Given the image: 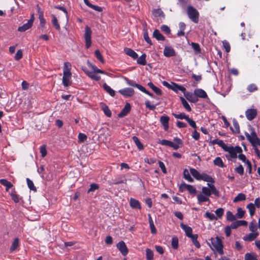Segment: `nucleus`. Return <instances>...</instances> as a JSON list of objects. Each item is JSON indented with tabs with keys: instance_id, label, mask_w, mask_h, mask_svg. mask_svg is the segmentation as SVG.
<instances>
[{
	"instance_id": "f257e3e1",
	"label": "nucleus",
	"mask_w": 260,
	"mask_h": 260,
	"mask_svg": "<svg viewBox=\"0 0 260 260\" xmlns=\"http://www.w3.org/2000/svg\"><path fill=\"white\" fill-rule=\"evenodd\" d=\"M224 151L228 152V154L225 155L226 159L232 161H233V159L237 158L238 154L242 152V148L239 146L233 147L230 145H226Z\"/></svg>"
},
{
	"instance_id": "f03ea898",
	"label": "nucleus",
	"mask_w": 260,
	"mask_h": 260,
	"mask_svg": "<svg viewBox=\"0 0 260 260\" xmlns=\"http://www.w3.org/2000/svg\"><path fill=\"white\" fill-rule=\"evenodd\" d=\"M208 187L204 186L202 188V193L207 197H210L213 194L217 197H219V192L213 183H207Z\"/></svg>"
},
{
	"instance_id": "7ed1b4c3",
	"label": "nucleus",
	"mask_w": 260,
	"mask_h": 260,
	"mask_svg": "<svg viewBox=\"0 0 260 260\" xmlns=\"http://www.w3.org/2000/svg\"><path fill=\"white\" fill-rule=\"evenodd\" d=\"M187 10L189 18L194 23H198L199 21V13L197 10L191 6H188Z\"/></svg>"
},
{
	"instance_id": "20e7f679",
	"label": "nucleus",
	"mask_w": 260,
	"mask_h": 260,
	"mask_svg": "<svg viewBox=\"0 0 260 260\" xmlns=\"http://www.w3.org/2000/svg\"><path fill=\"white\" fill-rule=\"evenodd\" d=\"M211 241L213 246L216 251L220 254H222L223 253V251L222 250L223 245L221 240L218 237H216L215 238H211Z\"/></svg>"
},
{
	"instance_id": "39448f33",
	"label": "nucleus",
	"mask_w": 260,
	"mask_h": 260,
	"mask_svg": "<svg viewBox=\"0 0 260 260\" xmlns=\"http://www.w3.org/2000/svg\"><path fill=\"white\" fill-rule=\"evenodd\" d=\"M245 135L247 140L251 143L253 146H255L256 144L260 140L253 129H251L250 134L248 133H245Z\"/></svg>"
},
{
	"instance_id": "423d86ee",
	"label": "nucleus",
	"mask_w": 260,
	"mask_h": 260,
	"mask_svg": "<svg viewBox=\"0 0 260 260\" xmlns=\"http://www.w3.org/2000/svg\"><path fill=\"white\" fill-rule=\"evenodd\" d=\"M91 34L92 31L90 28L88 26H86L85 28L84 39L85 41V45L87 48L90 47L91 45Z\"/></svg>"
},
{
	"instance_id": "0eeeda50",
	"label": "nucleus",
	"mask_w": 260,
	"mask_h": 260,
	"mask_svg": "<svg viewBox=\"0 0 260 260\" xmlns=\"http://www.w3.org/2000/svg\"><path fill=\"white\" fill-rule=\"evenodd\" d=\"M179 190L181 192L187 190L190 194H196L197 192V190L194 186L185 183H182L180 185Z\"/></svg>"
},
{
	"instance_id": "6e6552de",
	"label": "nucleus",
	"mask_w": 260,
	"mask_h": 260,
	"mask_svg": "<svg viewBox=\"0 0 260 260\" xmlns=\"http://www.w3.org/2000/svg\"><path fill=\"white\" fill-rule=\"evenodd\" d=\"M35 19L34 15H31L30 18L28 20L27 22L18 28V31L20 32H24L31 27Z\"/></svg>"
},
{
	"instance_id": "1a4fd4ad",
	"label": "nucleus",
	"mask_w": 260,
	"mask_h": 260,
	"mask_svg": "<svg viewBox=\"0 0 260 260\" xmlns=\"http://www.w3.org/2000/svg\"><path fill=\"white\" fill-rule=\"evenodd\" d=\"M117 249L120 251L122 255L125 256L128 253V249L125 243L121 241L116 245Z\"/></svg>"
},
{
	"instance_id": "9d476101",
	"label": "nucleus",
	"mask_w": 260,
	"mask_h": 260,
	"mask_svg": "<svg viewBox=\"0 0 260 260\" xmlns=\"http://www.w3.org/2000/svg\"><path fill=\"white\" fill-rule=\"evenodd\" d=\"M82 70L91 79L94 80L95 81H99L100 80L101 77L98 75L99 72L90 71L84 68H82Z\"/></svg>"
},
{
	"instance_id": "9b49d317",
	"label": "nucleus",
	"mask_w": 260,
	"mask_h": 260,
	"mask_svg": "<svg viewBox=\"0 0 260 260\" xmlns=\"http://www.w3.org/2000/svg\"><path fill=\"white\" fill-rule=\"evenodd\" d=\"M257 115V110L255 109H249L245 112V116L248 120H252Z\"/></svg>"
},
{
	"instance_id": "f8f14e48",
	"label": "nucleus",
	"mask_w": 260,
	"mask_h": 260,
	"mask_svg": "<svg viewBox=\"0 0 260 260\" xmlns=\"http://www.w3.org/2000/svg\"><path fill=\"white\" fill-rule=\"evenodd\" d=\"M119 92L125 97H131L134 94V90L131 88H125L119 90Z\"/></svg>"
},
{
	"instance_id": "ddd939ff",
	"label": "nucleus",
	"mask_w": 260,
	"mask_h": 260,
	"mask_svg": "<svg viewBox=\"0 0 260 260\" xmlns=\"http://www.w3.org/2000/svg\"><path fill=\"white\" fill-rule=\"evenodd\" d=\"M176 54L175 50L171 47L166 46L164 50V55L167 57L174 56Z\"/></svg>"
},
{
	"instance_id": "4468645a",
	"label": "nucleus",
	"mask_w": 260,
	"mask_h": 260,
	"mask_svg": "<svg viewBox=\"0 0 260 260\" xmlns=\"http://www.w3.org/2000/svg\"><path fill=\"white\" fill-rule=\"evenodd\" d=\"M170 118L169 116L166 115H163L160 118V122L164 126V128L165 131H168L169 127V121Z\"/></svg>"
},
{
	"instance_id": "2eb2a0df",
	"label": "nucleus",
	"mask_w": 260,
	"mask_h": 260,
	"mask_svg": "<svg viewBox=\"0 0 260 260\" xmlns=\"http://www.w3.org/2000/svg\"><path fill=\"white\" fill-rule=\"evenodd\" d=\"M71 74L63 73L62 84L64 87H68L71 84Z\"/></svg>"
},
{
	"instance_id": "dca6fc26",
	"label": "nucleus",
	"mask_w": 260,
	"mask_h": 260,
	"mask_svg": "<svg viewBox=\"0 0 260 260\" xmlns=\"http://www.w3.org/2000/svg\"><path fill=\"white\" fill-rule=\"evenodd\" d=\"M131 105L129 103H126L122 111L118 114V117H123L126 116L131 110Z\"/></svg>"
},
{
	"instance_id": "f3484780",
	"label": "nucleus",
	"mask_w": 260,
	"mask_h": 260,
	"mask_svg": "<svg viewBox=\"0 0 260 260\" xmlns=\"http://www.w3.org/2000/svg\"><path fill=\"white\" fill-rule=\"evenodd\" d=\"M194 94L199 98L205 99L208 98L206 92L202 89L197 88L194 90Z\"/></svg>"
},
{
	"instance_id": "a211bd4d",
	"label": "nucleus",
	"mask_w": 260,
	"mask_h": 260,
	"mask_svg": "<svg viewBox=\"0 0 260 260\" xmlns=\"http://www.w3.org/2000/svg\"><path fill=\"white\" fill-rule=\"evenodd\" d=\"M180 226L182 229L185 232L186 235L189 238L192 236L193 235L192 234V229L188 226V225L184 224L183 223L180 224Z\"/></svg>"
},
{
	"instance_id": "6ab92c4d",
	"label": "nucleus",
	"mask_w": 260,
	"mask_h": 260,
	"mask_svg": "<svg viewBox=\"0 0 260 260\" xmlns=\"http://www.w3.org/2000/svg\"><path fill=\"white\" fill-rule=\"evenodd\" d=\"M200 180H203V181H206L209 183H214V180L213 179V178L212 177H211L210 176L208 175V174L204 173L201 174Z\"/></svg>"
},
{
	"instance_id": "aec40b11",
	"label": "nucleus",
	"mask_w": 260,
	"mask_h": 260,
	"mask_svg": "<svg viewBox=\"0 0 260 260\" xmlns=\"http://www.w3.org/2000/svg\"><path fill=\"white\" fill-rule=\"evenodd\" d=\"M159 143L162 145L167 146L173 148L174 150H177V146L174 145V142L172 141L164 139L159 140Z\"/></svg>"
},
{
	"instance_id": "412c9836",
	"label": "nucleus",
	"mask_w": 260,
	"mask_h": 260,
	"mask_svg": "<svg viewBox=\"0 0 260 260\" xmlns=\"http://www.w3.org/2000/svg\"><path fill=\"white\" fill-rule=\"evenodd\" d=\"M124 52H125V53L126 55H128L129 56H131V57H132L134 59H136L138 57V54L131 48H124Z\"/></svg>"
},
{
	"instance_id": "4be33fe9",
	"label": "nucleus",
	"mask_w": 260,
	"mask_h": 260,
	"mask_svg": "<svg viewBox=\"0 0 260 260\" xmlns=\"http://www.w3.org/2000/svg\"><path fill=\"white\" fill-rule=\"evenodd\" d=\"M259 235L258 233H251L243 237V240L246 241H252Z\"/></svg>"
},
{
	"instance_id": "5701e85b",
	"label": "nucleus",
	"mask_w": 260,
	"mask_h": 260,
	"mask_svg": "<svg viewBox=\"0 0 260 260\" xmlns=\"http://www.w3.org/2000/svg\"><path fill=\"white\" fill-rule=\"evenodd\" d=\"M129 204L130 206L132 208L139 209H140L141 208V206L140 202L136 199L131 198L130 199Z\"/></svg>"
},
{
	"instance_id": "b1692460",
	"label": "nucleus",
	"mask_w": 260,
	"mask_h": 260,
	"mask_svg": "<svg viewBox=\"0 0 260 260\" xmlns=\"http://www.w3.org/2000/svg\"><path fill=\"white\" fill-rule=\"evenodd\" d=\"M172 84H173V86L172 88V90H173L175 92H178V91L179 90V91H181L182 92H183L184 94L185 93L186 89L184 87H183V86L178 85L175 83H172Z\"/></svg>"
},
{
	"instance_id": "393cba45",
	"label": "nucleus",
	"mask_w": 260,
	"mask_h": 260,
	"mask_svg": "<svg viewBox=\"0 0 260 260\" xmlns=\"http://www.w3.org/2000/svg\"><path fill=\"white\" fill-rule=\"evenodd\" d=\"M233 126L231 127V131L235 134H239L240 133L239 125L237 121L235 119L233 120Z\"/></svg>"
},
{
	"instance_id": "a878e982",
	"label": "nucleus",
	"mask_w": 260,
	"mask_h": 260,
	"mask_svg": "<svg viewBox=\"0 0 260 260\" xmlns=\"http://www.w3.org/2000/svg\"><path fill=\"white\" fill-rule=\"evenodd\" d=\"M197 200L199 204L205 202H210V199H209V197L206 196L205 195L202 193L199 194L197 196Z\"/></svg>"
},
{
	"instance_id": "bb28decb",
	"label": "nucleus",
	"mask_w": 260,
	"mask_h": 260,
	"mask_svg": "<svg viewBox=\"0 0 260 260\" xmlns=\"http://www.w3.org/2000/svg\"><path fill=\"white\" fill-rule=\"evenodd\" d=\"M211 143L213 145L217 144L218 146L221 147L222 149L224 150L226 146V144H225L223 141L220 139H216L211 141Z\"/></svg>"
},
{
	"instance_id": "cd10ccee",
	"label": "nucleus",
	"mask_w": 260,
	"mask_h": 260,
	"mask_svg": "<svg viewBox=\"0 0 260 260\" xmlns=\"http://www.w3.org/2000/svg\"><path fill=\"white\" fill-rule=\"evenodd\" d=\"M153 36L158 41H165V38L158 29L154 30Z\"/></svg>"
},
{
	"instance_id": "c85d7f7f",
	"label": "nucleus",
	"mask_w": 260,
	"mask_h": 260,
	"mask_svg": "<svg viewBox=\"0 0 260 260\" xmlns=\"http://www.w3.org/2000/svg\"><path fill=\"white\" fill-rule=\"evenodd\" d=\"M124 79L128 85L137 87L138 89H142L141 85L136 83L133 81L130 80L126 77H124Z\"/></svg>"
},
{
	"instance_id": "c756f323",
	"label": "nucleus",
	"mask_w": 260,
	"mask_h": 260,
	"mask_svg": "<svg viewBox=\"0 0 260 260\" xmlns=\"http://www.w3.org/2000/svg\"><path fill=\"white\" fill-rule=\"evenodd\" d=\"M87 64L88 67L91 70V71L99 72V73L102 74H105V72L104 71L100 69H99L95 65L92 64L89 61L87 62Z\"/></svg>"
},
{
	"instance_id": "7c9ffc66",
	"label": "nucleus",
	"mask_w": 260,
	"mask_h": 260,
	"mask_svg": "<svg viewBox=\"0 0 260 260\" xmlns=\"http://www.w3.org/2000/svg\"><path fill=\"white\" fill-rule=\"evenodd\" d=\"M184 96L190 102L194 103L197 102V101H198V99L194 97L192 94V93L190 92H186L184 94Z\"/></svg>"
},
{
	"instance_id": "2f4dec72",
	"label": "nucleus",
	"mask_w": 260,
	"mask_h": 260,
	"mask_svg": "<svg viewBox=\"0 0 260 260\" xmlns=\"http://www.w3.org/2000/svg\"><path fill=\"white\" fill-rule=\"evenodd\" d=\"M246 200V196L243 193H239L234 199L233 202L237 203L240 201H243Z\"/></svg>"
},
{
	"instance_id": "473e14b6",
	"label": "nucleus",
	"mask_w": 260,
	"mask_h": 260,
	"mask_svg": "<svg viewBox=\"0 0 260 260\" xmlns=\"http://www.w3.org/2000/svg\"><path fill=\"white\" fill-rule=\"evenodd\" d=\"M133 140L137 146V148L139 150H143L144 149V146L142 143L140 142V140L136 136H134L133 138Z\"/></svg>"
},
{
	"instance_id": "72a5a7b5",
	"label": "nucleus",
	"mask_w": 260,
	"mask_h": 260,
	"mask_svg": "<svg viewBox=\"0 0 260 260\" xmlns=\"http://www.w3.org/2000/svg\"><path fill=\"white\" fill-rule=\"evenodd\" d=\"M190 171L189 172L187 169H185L183 171V177L185 179L187 180L189 182H193V179L190 175Z\"/></svg>"
},
{
	"instance_id": "f704fd0d",
	"label": "nucleus",
	"mask_w": 260,
	"mask_h": 260,
	"mask_svg": "<svg viewBox=\"0 0 260 260\" xmlns=\"http://www.w3.org/2000/svg\"><path fill=\"white\" fill-rule=\"evenodd\" d=\"M213 163L215 166L220 168H223L224 167L223 161L220 157H216L213 160Z\"/></svg>"
},
{
	"instance_id": "c9c22d12",
	"label": "nucleus",
	"mask_w": 260,
	"mask_h": 260,
	"mask_svg": "<svg viewBox=\"0 0 260 260\" xmlns=\"http://www.w3.org/2000/svg\"><path fill=\"white\" fill-rule=\"evenodd\" d=\"M148 86L153 90V91L158 95L161 94V90L155 86L152 82H149L148 83Z\"/></svg>"
},
{
	"instance_id": "e433bc0d",
	"label": "nucleus",
	"mask_w": 260,
	"mask_h": 260,
	"mask_svg": "<svg viewBox=\"0 0 260 260\" xmlns=\"http://www.w3.org/2000/svg\"><path fill=\"white\" fill-rule=\"evenodd\" d=\"M104 89L112 96H114L115 94V91L113 90L106 83L103 84Z\"/></svg>"
},
{
	"instance_id": "4c0bfd02",
	"label": "nucleus",
	"mask_w": 260,
	"mask_h": 260,
	"mask_svg": "<svg viewBox=\"0 0 260 260\" xmlns=\"http://www.w3.org/2000/svg\"><path fill=\"white\" fill-rule=\"evenodd\" d=\"M246 207L249 212L250 216H253L255 212V207L254 204L250 203L247 205Z\"/></svg>"
},
{
	"instance_id": "58836bf2",
	"label": "nucleus",
	"mask_w": 260,
	"mask_h": 260,
	"mask_svg": "<svg viewBox=\"0 0 260 260\" xmlns=\"http://www.w3.org/2000/svg\"><path fill=\"white\" fill-rule=\"evenodd\" d=\"M190 173L196 179L200 180L201 173H200L197 170L194 168H190Z\"/></svg>"
},
{
	"instance_id": "ea45409f",
	"label": "nucleus",
	"mask_w": 260,
	"mask_h": 260,
	"mask_svg": "<svg viewBox=\"0 0 260 260\" xmlns=\"http://www.w3.org/2000/svg\"><path fill=\"white\" fill-rule=\"evenodd\" d=\"M146 55L143 54L137 59V63L140 65L145 66L146 64Z\"/></svg>"
},
{
	"instance_id": "a19ab883",
	"label": "nucleus",
	"mask_w": 260,
	"mask_h": 260,
	"mask_svg": "<svg viewBox=\"0 0 260 260\" xmlns=\"http://www.w3.org/2000/svg\"><path fill=\"white\" fill-rule=\"evenodd\" d=\"M71 64L70 62H66L63 64V72L64 74H71Z\"/></svg>"
},
{
	"instance_id": "79ce46f5",
	"label": "nucleus",
	"mask_w": 260,
	"mask_h": 260,
	"mask_svg": "<svg viewBox=\"0 0 260 260\" xmlns=\"http://www.w3.org/2000/svg\"><path fill=\"white\" fill-rule=\"evenodd\" d=\"M180 100L181 101V103L183 106V107L188 112L191 111V108L190 107L189 105L187 103V102L185 100V99L183 97H180Z\"/></svg>"
},
{
	"instance_id": "37998d69",
	"label": "nucleus",
	"mask_w": 260,
	"mask_h": 260,
	"mask_svg": "<svg viewBox=\"0 0 260 260\" xmlns=\"http://www.w3.org/2000/svg\"><path fill=\"white\" fill-rule=\"evenodd\" d=\"M198 237V235L195 234L189 237L191 238L192 243L194 245V246L197 248H199L201 246L199 242L197 240V238Z\"/></svg>"
},
{
	"instance_id": "c03bdc74",
	"label": "nucleus",
	"mask_w": 260,
	"mask_h": 260,
	"mask_svg": "<svg viewBox=\"0 0 260 260\" xmlns=\"http://www.w3.org/2000/svg\"><path fill=\"white\" fill-rule=\"evenodd\" d=\"M249 229L250 231H251L252 233H258L257 232V225L254 220L252 221L250 223L249 225Z\"/></svg>"
},
{
	"instance_id": "a18cd8bd",
	"label": "nucleus",
	"mask_w": 260,
	"mask_h": 260,
	"mask_svg": "<svg viewBox=\"0 0 260 260\" xmlns=\"http://www.w3.org/2000/svg\"><path fill=\"white\" fill-rule=\"evenodd\" d=\"M0 183L2 185L6 187L7 190H8L9 189L11 188L13 186L12 184L10 182L4 179H1Z\"/></svg>"
},
{
	"instance_id": "49530a36",
	"label": "nucleus",
	"mask_w": 260,
	"mask_h": 260,
	"mask_svg": "<svg viewBox=\"0 0 260 260\" xmlns=\"http://www.w3.org/2000/svg\"><path fill=\"white\" fill-rule=\"evenodd\" d=\"M153 15L156 17H163L164 14L163 12L160 9H154L152 11Z\"/></svg>"
},
{
	"instance_id": "de8ad7c7",
	"label": "nucleus",
	"mask_w": 260,
	"mask_h": 260,
	"mask_svg": "<svg viewBox=\"0 0 260 260\" xmlns=\"http://www.w3.org/2000/svg\"><path fill=\"white\" fill-rule=\"evenodd\" d=\"M226 219L229 221H233L236 220V216L234 215L232 212L228 211L226 213Z\"/></svg>"
},
{
	"instance_id": "09e8293b",
	"label": "nucleus",
	"mask_w": 260,
	"mask_h": 260,
	"mask_svg": "<svg viewBox=\"0 0 260 260\" xmlns=\"http://www.w3.org/2000/svg\"><path fill=\"white\" fill-rule=\"evenodd\" d=\"M19 245V239L18 238H15L13 241L12 246L10 247V250L11 252H13L15 250Z\"/></svg>"
},
{
	"instance_id": "8fccbe9b",
	"label": "nucleus",
	"mask_w": 260,
	"mask_h": 260,
	"mask_svg": "<svg viewBox=\"0 0 260 260\" xmlns=\"http://www.w3.org/2000/svg\"><path fill=\"white\" fill-rule=\"evenodd\" d=\"M146 255L147 260L153 259V252L150 249L147 248L146 249Z\"/></svg>"
},
{
	"instance_id": "3c124183",
	"label": "nucleus",
	"mask_w": 260,
	"mask_h": 260,
	"mask_svg": "<svg viewBox=\"0 0 260 260\" xmlns=\"http://www.w3.org/2000/svg\"><path fill=\"white\" fill-rule=\"evenodd\" d=\"M190 45L196 54H199L200 53L201 49L199 44L191 42Z\"/></svg>"
},
{
	"instance_id": "603ef678",
	"label": "nucleus",
	"mask_w": 260,
	"mask_h": 260,
	"mask_svg": "<svg viewBox=\"0 0 260 260\" xmlns=\"http://www.w3.org/2000/svg\"><path fill=\"white\" fill-rule=\"evenodd\" d=\"M171 245L172 247L175 249H176L178 247V239L176 237H174L172 239V242H171Z\"/></svg>"
},
{
	"instance_id": "864d4df0",
	"label": "nucleus",
	"mask_w": 260,
	"mask_h": 260,
	"mask_svg": "<svg viewBox=\"0 0 260 260\" xmlns=\"http://www.w3.org/2000/svg\"><path fill=\"white\" fill-rule=\"evenodd\" d=\"M245 213V211L243 210L241 208H238L236 216L238 218H242L243 217Z\"/></svg>"
},
{
	"instance_id": "5fc2aeb1",
	"label": "nucleus",
	"mask_w": 260,
	"mask_h": 260,
	"mask_svg": "<svg viewBox=\"0 0 260 260\" xmlns=\"http://www.w3.org/2000/svg\"><path fill=\"white\" fill-rule=\"evenodd\" d=\"M204 216L206 218L209 219L210 220L217 219V217H216L213 213H210L209 212H206Z\"/></svg>"
},
{
	"instance_id": "6e6d98bb",
	"label": "nucleus",
	"mask_w": 260,
	"mask_h": 260,
	"mask_svg": "<svg viewBox=\"0 0 260 260\" xmlns=\"http://www.w3.org/2000/svg\"><path fill=\"white\" fill-rule=\"evenodd\" d=\"M244 258L245 260H258L254 254L249 253L245 254Z\"/></svg>"
},
{
	"instance_id": "4d7b16f0",
	"label": "nucleus",
	"mask_w": 260,
	"mask_h": 260,
	"mask_svg": "<svg viewBox=\"0 0 260 260\" xmlns=\"http://www.w3.org/2000/svg\"><path fill=\"white\" fill-rule=\"evenodd\" d=\"M51 22L52 24L54 26V27L57 30L60 29V25L58 23V21L56 17L54 15L52 16V19Z\"/></svg>"
},
{
	"instance_id": "13d9d810",
	"label": "nucleus",
	"mask_w": 260,
	"mask_h": 260,
	"mask_svg": "<svg viewBox=\"0 0 260 260\" xmlns=\"http://www.w3.org/2000/svg\"><path fill=\"white\" fill-rule=\"evenodd\" d=\"M174 116L177 118L179 119H185L187 120V118H188V116H187L185 113H182L179 114H173Z\"/></svg>"
},
{
	"instance_id": "bf43d9fd",
	"label": "nucleus",
	"mask_w": 260,
	"mask_h": 260,
	"mask_svg": "<svg viewBox=\"0 0 260 260\" xmlns=\"http://www.w3.org/2000/svg\"><path fill=\"white\" fill-rule=\"evenodd\" d=\"M94 54L99 60H100L102 63L104 62V60L103 58L102 55L99 50H96L94 51Z\"/></svg>"
},
{
	"instance_id": "052dcab7",
	"label": "nucleus",
	"mask_w": 260,
	"mask_h": 260,
	"mask_svg": "<svg viewBox=\"0 0 260 260\" xmlns=\"http://www.w3.org/2000/svg\"><path fill=\"white\" fill-rule=\"evenodd\" d=\"M78 141L79 142H84L85 141L87 138V136L83 133H79L78 134Z\"/></svg>"
},
{
	"instance_id": "680f3d73",
	"label": "nucleus",
	"mask_w": 260,
	"mask_h": 260,
	"mask_svg": "<svg viewBox=\"0 0 260 260\" xmlns=\"http://www.w3.org/2000/svg\"><path fill=\"white\" fill-rule=\"evenodd\" d=\"M99 188V185L96 183H92L90 185V187L88 190V192L93 191Z\"/></svg>"
},
{
	"instance_id": "e2e57ef3",
	"label": "nucleus",
	"mask_w": 260,
	"mask_h": 260,
	"mask_svg": "<svg viewBox=\"0 0 260 260\" xmlns=\"http://www.w3.org/2000/svg\"><path fill=\"white\" fill-rule=\"evenodd\" d=\"M222 44L226 52H229L230 51L231 47L229 43L226 41L224 40L222 41Z\"/></svg>"
},
{
	"instance_id": "0e129e2a",
	"label": "nucleus",
	"mask_w": 260,
	"mask_h": 260,
	"mask_svg": "<svg viewBox=\"0 0 260 260\" xmlns=\"http://www.w3.org/2000/svg\"><path fill=\"white\" fill-rule=\"evenodd\" d=\"M235 172L239 175H242L244 174V168L241 165L235 169Z\"/></svg>"
},
{
	"instance_id": "69168bd1",
	"label": "nucleus",
	"mask_w": 260,
	"mask_h": 260,
	"mask_svg": "<svg viewBox=\"0 0 260 260\" xmlns=\"http://www.w3.org/2000/svg\"><path fill=\"white\" fill-rule=\"evenodd\" d=\"M223 212L224 210L221 208L216 209L215 211V213L217 216L216 217L217 218H220L223 214Z\"/></svg>"
},
{
	"instance_id": "338daca9",
	"label": "nucleus",
	"mask_w": 260,
	"mask_h": 260,
	"mask_svg": "<svg viewBox=\"0 0 260 260\" xmlns=\"http://www.w3.org/2000/svg\"><path fill=\"white\" fill-rule=\"evenodd\" d=\"M173 140L175 142V143H174V144L177 146L178 149L180 147V146L182 145V141L180 138L178 137L174 138Z\"/></svg>"
},
{
	"instance_id": "774afa93",
	"label": "nucleus",
	"mask_w": 260,
	"mask_h": 260,
	"mask_svg": "<svg viewBox=\"0 0 260 260\" xmlns=\"http://www.w3.org/2000/svg\"><path fill=\"white\" fill-rule=\"evenodd\" d=\"M248 91L250 92H253L257 90V87L254 84H251L247 86Z\"/></svg>"
}]
</instances>
